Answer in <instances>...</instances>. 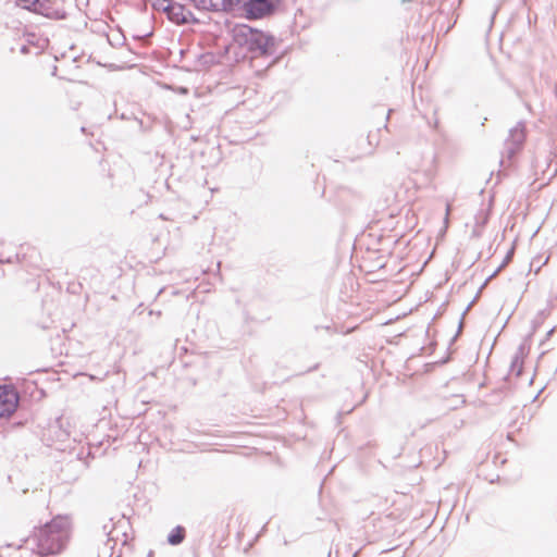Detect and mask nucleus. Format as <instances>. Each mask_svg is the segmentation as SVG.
I'll list each match as a JSON object with an SVG mask.
<instances>
[{"instance_id": "7ed1b4c3", "label": "nucleus", "mask_w": 557, "mask_h": 557, "mask_svg": "<svg viewBox=\"0 0 557 557\" xmlns=\"http://www.w3.org/2000/svg\"><path fill=\"white\" fill-rule=\"evenodd\" d=\"M527 138V131L524 122L520 121L516 126L509 129L508 137L504 144L503 157L512 161L516 156L523 149ZM504 158L500 159V165H504Z\"/></svg>"}, {"instance_id": "cd10ccee", "label": "nucleus", "mask_w": 557, "mask_h": 557, "mask_svg": "<svg viewBox=\"0 0 557 557\" xmlns=\"http://www.w3.org/2000/svg\"><path fill=\"white\" fill-rule=\"evenodd\" d=\"M3 275H4V271L0 270V276H3Z\"/></svg>"}, {"instance_id": "f03ea898", "label": "nucleus", "mask_w": 557, "mask_h": 557, "mask_svg": "<svg viewBox=\"0 0 557 557\" xmlns=\"http://www.w3.org/2000/svg\"><path fill=\"white\" fill-rule=\"evenodd\" d=\"M235 39L239 44L247 45L249 51L260 55H272L275 53V38L263 32L253 29L247 25L235 28Z\"/></svg>"}, {"instance_id": "4468645a", "label": "nucleus", "mask_w": 557, "mask_h": 557, "mask_svg": "<svg viewBox=\"0 0 557 557\" xmlns=\"http://www.w3.org/2000/svg\"><path fill=\"white\" fill-rule=\"evenodd\" d=\"M194 123V121L191 120L190 117V114L189 113H185V117L183 121H181L178 124L183 127V128H189L191 126V124Z\"/></svg>"}, {"instance_id": "6e6552de", "label": "nucleus", "mask_w": 557, "mask_h": 557, "mask_svg": "<svg viewBox=\"0 0 557 557\" xmlns=\"http://www.w3.org/2000/svg\"><path fill=\"white\" fill-rule=\"evenodd\" d=\"M186 529L183 525H176L168 534L166 541L172 546H177L184 542Z\"/></svg>"}, {"instance_id": "5701e85b", "label": "nucleus", "mask_w": 557, "mask_h": 557, "mask_svg": "<svg viewBox=\"0 0 557 557\" xmlns=\"http://www.w3.org/2000/svg\"><path fill=\"white\" fill-rule=\"evenodd\" d=\"M393 111H394V110H393L392 108H389V109H388V111H387V115H386V117H387V119H389V116H391V114L393 113Z\"/></svg>"}, {"instance_id": "423d86ee", "label": "nucleus", "mask_w": 557, "mask_h": 557, "mask_svg": "<svg viewBox=\"0 0 557 557\" xmlns=\"http://www.w3.org/2000/svg\"><path fill=\"white\" fill-rule=\"evenodd\" d=\"M281 0H247L245 2V14L247 18H261L272 14Z\"/></svg>"}, {"instance_id": "b1692460", "label": "nucleus", "mask_w": 557, "mask_h": 557, "mask_svg": "<svg viewBox=\"0 0 557 557\" xmlns=\"http://www.w3.org/2000/svg\"><path fill=\"white\" fill-rule=\"evenodd\" d=\"M147 557H154V552L153 550H149L148 554H147Z\"/></svg>"}, {"instance_id": "1a4fd4ad", "label": "nucleus", "mask_w": 557, "mask_h": 557, "mask_svg": "<svg viewBox=\"0 0 557 557\" xmlns=\"http://www.w3.org/2000/svg\"><path fill=\"white\" fill-rule=\"evenodd\" d=\"M196 7L202 10L212 12H224V5L222 0H194Z\"/></svg>"}, {"instance_id": "0eeeda50", "label": "nucleus", "mask_w": 557, "mask_h": 557, "mask_svg": "<svg viewBox=\"0 0 557 557\" xmlns=\"http://www.w3.org/2000/svg\"><path fill=\"white\" fill-rule=\"evenodd\" d=\"M168 17L170 21L176 24H188V23H197L198 20L194 16V14L187 10L183 4L178 2H173L170 11L168 13Z\"/></svg>"}, {"instance_id": "dca6fc26", "label": "nucleus", "mask_w": 557, "mask_h": 557, "mask_svg": "<svg viewBox=\"0 0 557 557\" xmlns=\"http://www.w3.org/2000/svg\"><path fill=\"white\" fill-rule=\"evenodd\" d=\"M202 59L205 60V63H212L213 62V54L212 53H208V54H205L202 55Z\"/></svg>"}, {"instance_id": "4be33fe9", "label": "nucleus", "mask_w": 557, "mask_h": 557, "mask_svg": "<svg viewBox=\"0 0 557 557\" xmlns=\"http://www.w3.org/2000/svg\"><path fill=\"white\" fill-rule=\"evenodd\" d=\"M461 327H462V320L459 322V329H458V331L456 333V336L459 335Z\"/></svg>"}, {"instance_id": "a211bd4d", "label": "nucleus", "mask_w": 557, "mask_h": 557, "mask_svg": "<svg viewBox=\"0 0 557 557\" xmlns=\"http://www.w3.org/2000/svg\"><path fill=\"white\" fill-rule=\"evenodd\" d=\"M512 253H513L512 249L508 251V253H507V256L505 258V262L511 259Z\"/></svg>"}, {"instance_id": "393cba45", "label": "nucleus", "mask_w": 557, "mask_h": 557, "mask_svg": "<svg viewBox=\"0 0 557 557\" xmlns=\"http://www.w3.org/2000/svg\"><path fill=\"white\" fill-rule=\"evenodd\" d=\"M235 53H236V55H235V57H233L232 59H233V60H238V59H239V57H240V54H239V53H237V52H235Z\"/></svg>"}, {"instance_id": "9b49d317", "label": "nucleus", "mask_w": 557, "mask_h": 557, "mask_svg": "<svg viewBox=\"0 0 557 557\" xmlns=\"http://www.w3.org/2000/svg\"><path fill=\"white\" fill-rule=\"evenodd\" d=\"M173 2V0H154L153 8L158 11L164 12L168 15Z\"/></svg>"}, {"instance_id": "6ab92c4d", "label": "nucleus", "mask_w": 557, "mask_h": 557, "mask_svg": "<svg viewBox=\"0 0 557 557\" xmlns=\"http://www.w3.org/2000/svg\"><path fill=\"white\" fill-rule=\"evenodd\" d=\"M554 332H555V327H552V329L547 332L546 337H547V338H548V337H550V336L553 335V333H554Z\"/></svg>"}, {"instance_id": "f3484780", "label": "nucleus", "mask_w": 557, "mask_h": 557, "mask_svg": "<svg viewBox=\"0 0 557 557\" xmlns=\"http://www.w3.org/2000/svg\"><path fill=\"white\" fill-rule=\"evenodd\" d=\"M450 209H451V205H450V203H447V206H446V218H445V220H447V219H448V214H449Z\"/></svg>"}, {"instance_id": "f257e3e1", "label": "nucleus", "mask_w": 557, "mask_h": 557, "mask_svg": "<svg viewBox=\"0 0 557 557\" xmlns=\"http://www.w3.org/2000/svg\"><path fill=\"white\" fill-rule=\"evenodd\" d=\"M71 533V520L67 516H57L51 521L36 529L26 540L32 549L39 556H52L60 554Z\"/></svg>"}, {"instance_id": "a878e982", "label": "nucleus", "mask_w": 557, "mask_h": 557, "mask_svg": "<svg viewBox=\"0 0 557 557\" xmlns=\"http://www.w3.org/2000/svg\"><path fill=\"white\" fill-rule=\"evenodd\" d=\"M457 338V336L455 335L453 338H451V342H449V345H453V342Z\"/></svg>"}, {"instance_id": "412c9836", "label": "nucleus", "mask_w": 557, "mask_h": 557, "mask_svg": "<svg viewBox=\"0 0 557 557\" xmlns=\"http://www.w3.org/2000/svg\"><path fill=\"white\" fill-rule=\"evenodd\" d=\"M4 262H7V263H11V262H12V259H11V258H8L7 260H2V259H0V263H4Z\"/></svg>"}, {"instance_id": "20e7f679", "label": "nucleus", "mask_w": 557, "mask_h": 557, "mask_svg": "<svg viewBox=\"0 0 557 557\" xmlns=\"http://www.w3.org/2000/svg\"><path fill=\"white\" fill-rule=\"evenodd\" d=\"M20 395L12 385H0V418H10L17 409Z\"/></svg>"}, {"instance_id": "bb28decb", "label": "nucleus", "mask_w": 557, "mask_h": 557, "mask_svg": "<svg viewBox=\"0 0 557 557\" xmlns=\"http://www.w3.org/2000/svg\"><path fill=\"white\" fill-rule=\"evenodd\" d=\"M121 119H126V115H125V113H124V112H122V114H121Z\"/></svg>"}, {"instance_id": "f8f14e48", "label": "nucleus", "mask_w": 557, "mask_h": 557, "mask_svg": "<svg viewBox=\"0 0 557 557\" xmlns=\"http://www.w3.org/2000/svg\"><path fill=\"white\" fill-rule=\"evenodd\" d=\"M523 370V361L518 360V358H512L510 362V372L515 373L516 376H520Z\"/></svg>"}, {"instance_id": "2eb2a0df", "label": "nucleus", "mask_w": 557, "mask_h": 557, "mask_svg": "<svg viewBox=\"0 0 557 557\" xmlns=\"http://www.w3.org/2000/svg\"><path fill=\"white\" fill-rule=\"evenodd\" d=\"M527 355V351H525V347L524 345H520L515 354V356L512 358H518V360H522L523 361V358L524 356Z\"/></svg>"}, {"instance_id": "9d476101", "label": "nucleus", "mask_w": 557, "mask_h": 557, "mask_svg": "<svg viewBox=\"0 0 557 557\" xmlns=\"http://www.w3.org/2000/svg\"><path fill=\"white\" fill-rule=\"evenodd\" d=\"M222 1H223V5H224V12H231L240 5L245 10V2L247 0H222Z\"/></svg>"}, {"instance_id": "c85d7f7f", "label": "nucleus", "mask_w": 557, "mask_h": 557, "mask_svg": "<svg viewBox=\"0 0 557 557\" xmlns=\"http://www.w3.org/2000/svg\"><path fill=\"white\" fill-rule=\"evenodd\" d=\"M103 532L107 534V525L103 527Z\"/></svg>"}, {"instance_id": "ddd939ff", "label": "nucleus", "mask_w": 557, "mask_h": 557, "mask_svg": "<svg viewBox=\"0 0 557 557\" xmlns=\"http://www.w3.org/2000/svg\"><path fill=\"white\" fill-rule=\"evenodd\" d=\"M367 144L368 149L363 152V154H369L372 152L373 147L379 144V138H375V135L370 133L367 137Z\"/></svg>"}, {"instance_id": "aec40b11", "label": "nucleus", "mask_w": 557, "mask_h": 557, "mask_svg": "<svg viewBox=\"0 0 557 557\" xmlns=\"http://www.w3.org/2000/svg\"><path fill=\"white\" fill-rule=\"evenodd\" d=\"M319 368V363H315L313 367L308 369V372L314 371Z\"/></svg>"}, {"instance_id": "39448f33", "label": "nucleus", "mask_w": 557, "mask_h": 557, "mask_svg": "<svg viewBox=\"0 0 557 557\" xmlns=\"http://www.w3.org/2000/svg\"><path fill=\"white\" fill-rule=\"evenodd\" d=\"M17 4L24 9L39 13L50 18H65L66 14L62 10L53 9L51 0H16Z\"/></svg>"}]
</instances>
